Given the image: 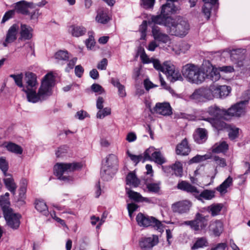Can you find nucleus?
<instances>
[{
	"instance_id": "nucleus-1",
	"label": "nucleus",
	"mask_w": 250,
	"mask_h": 250,
	"mask_svg": "<svg viewBox=\"0 0 250 250\" xmlns=\"http://www.w3.org/2000/svg\"><path fill=\"white\" fill-rule=\"evenodd\" d=\"M24 80L25 86L21 90L26 93L28 102L36 103L46 99L51 95L55 82L52 74L48 73L44 77L38 93L36 92L38 83L35 74L29 72L26 73Z\"/></svg>"
},
{
	"instance_id": "nucleus-2",
	"label": "nucleus",
	"mask_w": 250,
	"mask_h": 250,
	"mask_svg": "<svg viewBox=\"0 0 250 250\" xmlns=\"http://www.w3.org/2000/svg\"><path fill=\"white\" fill-rule=\"evenodd\" d=\"M247 103V101H242L233 105L227 110L221 109L214 105L209 107L207 112L214 119L226 118V115L239 117L244 114Z\"/></svg>"
},
{
	"instance_id": "nucleus-3",
	"label": "nucleus",
	"mask_w": 250,
	"mask_h": 250,
	"mask_svg": "<svg viewBox=\"0 0 250 250\" xmlns=\"http://www.w3.org/2000/svg\"><path fill=\"white\" fill-rule=\"evenodd\" d=\"M83 167V164L81 162L57 163L54 166V171L55 174L59 180L64 182H69L73 181V177L64 175V174L79 170Z\"/></svg>"
},
{
	"instance_id": "nucleus-4",
	"label": "nucleus",
	"mask_w": 250,
	"mask_h": 250,
	"mask_svg": "<svg viewBox=\"0 0 250 250\" xmlns=\"http://www.w3.org/2000/svg\"><path fill=\"white\" fill-rule=\"evenodd\" d=\"M167 31L170 35L185 37L189 30V24L188 21L182 17L171 18L168 21Z\"/></svg>"
},
{
	"instance_id": "nucleus-5",
	"label": "nucleus",
	"mask_w": 250,
	"mask_h": 250,
	"mask_svg": "<svg viewBox=\"0 0 250 250\" xmlns=\"http://www.w3.org/2000/svg\"><path fill=\"white\" fill-rule=\"evenodd\" d=\"M182 72L184 78L191 83L200 84L204 81V66L188 63L183 67Z\"/></svg>"
},
{
	"instance_id": "nucleus-6",
	"label": "nucleus",
	"mask_w": 250,
	"mask_h": 250,
	"mask_svg": "<svg viewBox=\"0 0 250 250\" xmlns=\"http://www.w3.org/2000/svg\"><path fill=\"white\" fill-rule=\"evenodd\" d=\"M136 220L138 225L140 227H148L151 226L160 231L163 229V227L162 223L154 217L139 213L137 214Z\"/></svg>"
},
{
	"instance_id": "nucleus-7",
	"label": "nucleus",
	"mask_w": 250,
	"mask_h": 250,
	"mask_svg": "<svg viewBox=\"0 0 250 250\" xmlns=\"http://www.w3.org/2000/svg\"><path fill=\"white\" fill-rule=\"evenodd\" d=\"M164 68L166 70L164 73L170 82L174 83L177 81H183V78L179 70L171 62H165Z\"/></svg>"
},
{
	"instance_id": "nucleus-8",
	"label": "nucleus",
	"mask_w": 250,
	"mask_h": 250,
	"mask_svg": "<svg viewBox=\"0 0 250 250\" xmlns=\"http://www.w3.org/2000/svg\"><path fill=\"white\" fill-rule=\"evenodd\" d=\"M207 216H203L198 213L196 214L195 218L192 221H187L183 224L190 226L191 228L194 230H199L200 228H205L207 225Z\"/></svg>"
},
{
	"instance_id": "nucleus-9",
	"label": "nucleus",
	"mask_w": 250,
	"mask_h": 250,
	"mask_svg": "<svg viewBox=\"0 0 250 250\" xmlns=\"http://www.w3.org/2000/svg\"><path fill=\"white\" fill-rule=\"evenodd\" d=\"M152 35L156 41L163 43H170L171 39L170 37L164 33L160 27L154 25L152 27Z\"/></svg>"
},
{
	"instance_id": "nucleus-10",
	"label": "nucleus",
	"mask_w": 250,
	"mask_h": 250,
	"mask_svg": "<svg viewBox=\"0 0 250 250\" xmlns=\"http://www.w3.org/2000/svg\"><path fill=\"white\" fill-rule=\"evenodd\" d=\"M150 111L153 114L157 113L163 116H169L172 113V108L168 103H158L153 108L150 109Z\"/></svg>"
},
{
	"instance_id": "nucleus-11",
	"label": "nucleus",
	"mask_w": 250,
	"mask_h": 250,
	"mask_svg": "<svg viewBox=\"0 0 250 250\" xmlns=\"http://www.w3.org/2000/svg\"><path fill=\"white\" fill-rule=\"evenodd\" d=\"M4 218L6 221L7 224L13 229H17L20 224V218L21 216L15 213L13 211L4 214Z\"/></svg>"
},
{
	"instance_id": "nucleus-12",
	"label": "nucleus",
	"mask_w": 250,
	"mask_h": 250,
	"mask_svg": "<svg viewBox=\"0 0 250 250\" xmlns=\"http://www.w3.org/2000/svg\"><path fill=\"white\" fill-rule=\"evenodd\" d=\"M192 203L188 200H183L176 202L172 204V209L174 212L179 214L188 213L191 207Z\"/></svg>"
},
{
	"instance_id": "nucleus-13",
	"label": "nucleus",
	"mask_w": 250,
	"mask_h": 250,
	"mask_svg": "<svg viewBox=\"0 0 250 250\" xmlns=\"http://www.w3.org/2000/svg\"><path fill=\"white\" fill-rule=\"evenodd\" d=\"M37 4L28 2L25 0H21L16 3L15 10L23 15H29L30 10L36 8Z\"/></svg>"
},
{
	"instance_id": "nucleus-14",
	"label": "nucleus",
	"mask_w": 250,
	"mask_h": 250,
	"mask_svg": "<svg viewBox=\"0 0 250 250\" xmlns=\"http://www.w3.org/2000/svg\"><path fill=\"white\" fill-rule=\"evenodd\" d=\"M204 80L206 78L216 82L220 78L219 70L218 68L214 67L212 65L208 63L207 66H204Z\"/></svg>"
},
{
	"instance_id": "nucleus-15",
	"label": "nucleus",
	"mask_w": 250,
	"mask_h": 250,
	"mask_svg": "<svg viewBox=\"0 0 250 250\" xmlns=\"http://www.w3.org/2000/svg\"><path fill=\"white\" fill-rule=\"evenodd\" d=\"M213 97L223 98L227 96L230 92L229 87L227 85H212Z\"/></svg>"
},
{
	"instance_id": "nucleus-16",
	"label": "nucleus",
	"mask_w": 250,
	"mask_h": 250,
	"mask_svg": "<svg viewBox=\"0 0 250 250\" xmlns=\"http://www.w3.org/2000/svg\"><path fill=\"white\" fill-rule=\"evenodd\" d=\"M19 28V26L17 24H14L10 27L6 34L5 40L3 43L4 46H6L7 44L16 40Z\"/></svg>"
},
{
	"instance_id": "nucleus-17",
	"label": "nucleus",
	"mask_w": 250,
	"mask_h": 250,
	"mask_svg": "<svg viewBox=\"0 0 250 250\" xmlns=\"http://www.w3.org/2000/svg\"><path fill=\"white\" fill-rule=\"evenodd\" d=\"M117 168L109 167L107 165H102L101 169V176L104 180H110L117 171Z\"/></svg>"
},
{
	"instance_id": "nucleus-18",
	"label": "nucleus",
	"mask_w": 250,
	"mask_h": 250,
	"mask_svg": "<svg viewBox=\"0 0 250 250\" xmlns=\"http://www.w3.org/2000/svg\"><path fill=\"white\" fill-rule=\"evenodd\" d=\"M159 242L158 237L153 235L152 237L145 238L140 242V247L143 249H150Z\"/></svg>"
},
{
	"instance_id": "nucleus-19",
	"label": "nucleus",
	"mask_w": 250,
	"mask_h": 250,
	"mask_svg": "<svg viewBox=\"0 0 250 250\" xmlns=\"http://www.w3.org/2000/svg\"><path fill=\"white\" fill-rule=\"evenodd\" d=\"M193 138L195 142L199 144L204 143L208 139L207 130L205 128H197L193 134Z\"/></svg>"
},
{
	"instance_id": "nucleus-20",
	"label": "nucleus",
	"mask_w": 250,
	"mask_h": 250,
	"mask_svg": "<svg viewBox=\"0 0 250 250\" xmlns=\"http://www.w3.org/2000/svg\"><path fill=\"white\" fill-rule=\"evenodd\" d=\"M32 32L33 29L31 27L24 24H21L19 40L24 41L30 40L33 36Z\"/></svg>"
},
{
	"instance_id": "nucleus-21",
	"label": "nucleus",
	"mask_w": 250,
	"mask_h": 250,
	"mask_svg": "<svg viewBox=\"0 0 250 250\" xmlns=\"http://www.w3.org/2000/svg\"><path fill=\"white\" fill-rule=\"evenodd\" d=\"M177 188L188 193H191L195 196L199 193V191L195 187L186 181H182L179 183L177 185Z\"/></svg>"
},
{
	"instance_id": "nucleus-22",
	"label": "nucleus",
	"mask_w": 250,
	"mask_h": 250,
	"mask_svg": "<svg viewBox=\"0 0 250 250\" xmlns=\"http://www.w3.org/2000/svg\"><path fill=\"white\" fill-rule=\"evenodd\" d=\"M86 28L83 26L74 24L70 26L68 28V32L73 37H79L85 34Z\"/></svg>"
},
{
	"instance_id": "nucleus-23",
	"label": "nucleus",
	"mask_w": 250,
	"mask_h": 250,
	"mask_svg": "<svg viewBox=\"0 0 250 250\" xmlns=\"http://www.w3.org/2000/svg\"><path fill=\"white\" fill-rule=\"evenodd\" d=\"M190 151V149L188 145V141L184 139L180 144L177 145L176 148V152L178 155H188Z\"/></svg>"
},
{
	"instance_id": "nucleus-24",
	"label": "nucleus",
	"mask_w": 250,
	"mask_h": 250,
	"mask_svg": "<svg viewBox=\"0 0 250 250\" xmlns=\"http://www.w3.org/2000/svg\"><path fill=\"white\" fill-rule=\"evenodd\" d=\"M172 18L169 16H166L162 15V12L161 14L157 16H152L151 17V20L152 22L155 24L163 25L166 27V30L167 28L168 21L171 20Z\"/></svg>"
},
{
	"instance_id": "nucleus-25",
	"label": "nucleus",
	"mask_w": 250,
	"mask_h": 250,
	"mask_svg": "<svg viewBox=\"0 0 250 250\" xmlns=\"http://www.w3.org/2000/svg\"><path fill=\"white\" fill-rule=\"evenodd\" d=\"M233 179L229 176L220 186L216 188L221 195L225 194L228 191L227 189L232 185Z\"/></svg>"
},
{
	"instance_id": "nucleus-26",
	"label": "nucleus",
	"mask_w": 250,
	"mask_h": 250,
	"mask_svg": "<svg viewBox=\"0 0 250 250\" xmlns=\"http://www.w3.org/2000/svg\"><path fill=\"white\" fill-rule=\"evenodd\" d=\"M222 118H205L204 120L208 122L212 127L219 130L226 127V124L221 120Z\"/></svg>"
},
{
	"instance_id": "nucleus-27",
	"label": "nucleus",
	"mask_w": 250,
	"mask_h": 250,
	"mask_svg": "<svg viewBox=\"0 0 250 250\" xmlns=\"http://www.w3.org/2000/svg\"><path fill=\"white\" fill-rule=\"evenodd\" d=\"M205 4L202 8V12L207 20L210 18V10L213 5H215L217 0H203Z\"/></svg>"
},
{
	"instance_id": "nucleus-28",
	"label": "nucleus",
	"mask_w": 250,
	"mask_h": 250,
	"mask_svg": "<svg viewBox=\"0 0 250 250\" xmlns=\"http://www.w3.org/2000/svg\"><path fill=\"white\" fill-rule=\"evenodd\" d=\"M209 229L215 236H219L223 231V223L219 220L211 222L209 226Z\"/></svg>"
},
{
	"instance_id": "nucleus-29",
	"label": "nucleus",
	"mask_w": 250,
	"mask_h": 250,
	"mask_svg": "<svg viewBox=\"0 0 250 250\" xmlns=\"http://www.w3.org/2000/svg\"><path fill=\"white\" fill-rule=\"evenodd\" d=\"M126 184L129 186L136 188L140 185V181L133 172H130L126 176Z\"/></svg>"
},
{
	"instance_id": "nucleus-30",
	"label": "nucleus",
	"mask_w": 250,
	"mask_h": 250,
	"mask_svg": "<svg viewBox=\"0 0 250 250\" xmlns=\"http://www.w3.org/2000/svg\"><path fill=\"white\" fill-rule=\"evenodd\" d=\"M110 20L106 10L99 9L97 12L96 21L102 24H106Z\"/></svg>"
},
{
	"instance_id": "nucleus-31",
	"label": "nucleus",
	"mask_w": 250,
	"mask_h": 250,
	"mask_svg": "<svg viewBox=\"0 0 250 250\" xmlns=\"http://www.w3.org/2000/svg\"><path fill=\"white\" fill-rule=\"evenodd\" d=\"M176 9L173 2L169 1L162 6L161 12L162 15L168 16L169 15L174 13Z\"/></svg>"
},
{
	"instance_id": "nucleus-32",
	"label": "nucleus",
	"mask_w": 250,
	"mask_h": 250,
	"mask_svg": "<svg viewBox=\"0 0 250 250\" xmlns=\"http://www.w3.org/2000/svg\"><path fill=\"white\" fill-rule=\"evenodd\" d=\"M54 58L58 63L67 61L69 59L68 52L67 51L59 50L55 54Z\"/></svg>"
},
{
	"instance_id": "nucleus-33",
	"label": "nucleus",
	"mask_w": 250,
	"mask_h": 250,
	"mask_svg": "<svg viewBox=\"0 0 250 250\" xmlns=\"http://www.w3.org/2000/svg\"><path fill=\"white\" fill-rule=\"evenodd\" d=\"M9 177L4 179V183L8 190L12 194H15L17 188V185L12 177L9 175Z\"/></svg>"
},
{
	"instance_id": "nucleus-34",
	"label": "nucleus",
	"mask_w": 250,
	"mask_h": 250,
	"mask_svg": "<svg viewBox=\"0 0 250 250\" xmlns=\"http://www.w3.org/2000/svg\"><path fill=\"white\" fill-rule=\"evenodd\" d=\"M118 164V158L114 154H109L105 159L104 161L103 162L102 165H107L109 167H117Z\"/></svg>"
},
{
	"instance_id": "nucleus-35",
	"label": "nucleus",
	"mask_w": 250,
	"mask_h": 250,
	"mask_svg": "<svg viewBox=\"0 0 250 250\" xmlns=\"http://www.w3.org/2000/svg\"><path fill=\"white\" fill-rule=\"evenodd\" d=\"M228 149V145L224 141L216 143L212 147V151L213 153H221L227 151Z\"/></svg>"
},
{
	"instance_id": "nucleus-36",
	"label": "nucleus",
	"mask_w": 250,
	"mask_h": 250,
	"mask_svg": "<svg viewBox=\"0 0 250 250\" xmlns=\"http://www.w3.org/2000/svg\"><path fill=\"white\" fill-rule=\"evenodd\" d=\"M35 208L38 211L42 213L45 216H47L49 214L47 207L45 203L43 201L36 200Z\"/></svg>"
},
{
	"instance_id": "nucleus-37",
	"label": "nucleus",
	"mask_w": 250,
	"mask_h": 250,
	"mask_svg": "<svg viewBox=\"0 0 250 250\" xmlns=\"http://www.w3.org/2000/svg\"><path fill=\"white\" fill-rule=\"evenodd\" d=\"M111 83L118 89V94L121 97H125L126 92L124 85L122 84L118 79L112 78Z\"/></svg>"
},
{
	"instance_id": "nucleus-38",
	"label": "nucleus",
	"mask_w": 250,
	"mask_h": 250,
	"mask_svg": "<svg viewBox=\"0 0 250 250\" xmlns=\"http://www.w3.org/2000/svg\"><path fill=\"white\" fill-rule=\"evenodd\" d=\"M215 196V191L211 190L206 189L201 193L197 194L196 197L198 200L204 198L206 200H211Z\"/></svg>"
},
{
	"instance_id": "nucleus-39",
	"label": "nucleus",
	"mask_w": 250,
	"mask_h": 250,
	"mask_svg": "<svg viewBox=\"0 0 250 250\" xmlns=\"http://www.w3.org/2000/svg\"><path fill=\"white\" fill-rule=\"evenodd\" d=\"M10 202L9 199H4V198H0V206L3 211V214L13 211L10 207Z\"/></svg>"
},
{
	"instance_id": "nucleus-40",
	"label": "nucleus",
	"mask_w": 250,
	"mask_h": 250,
	"mask_svg": "<svg viewBox=\"0 0 250 250\" xmlns=\"http://www.w3.org/2000/svg\"><path fill=\"white\" fill-rule=\"evenodd\" d=\"M7 150L17 154H21L22 152V148L16 144L10 142L5 145Z\"/></svg>"
},
{
	"instance_id": "nucleus-41",
	"label": "nucleus",
	"mask_w": 250,
	"mask_h": 250,
	"mask_svg": "<svg viewBox=\"0 0 250 250\" xmlns=\"http://www.w3.org/2000/svg\"><path fill=\"white\" fill-rule=\"evenodd\" d=\"M203 98L207 100H211L213 97L212 85L209 88H201Z\"/></svg>"
},
{
	"instance_id": "nucleus-42",
	"label": "nucleus",
	"mask_w": 250,
	"mask_h": 250,
	"mask_svg": "<svg viewBox=\"0 0 250 250\" xmlns=\"http://www.w3.org/2000/svg\"><path fill=\"white\" fill-rule=\"evenodd\" d=\"M125 190L128 197L132 200L136 202H140L142 196L138 192L131 190L128 188H125Z\"/></svg>"
},
{
	"instance_id": "nucleus-43",
	"label": "nucleus",
	"mask_w": 250,
	"mask_h": 250,
	"mask_svg": "<svg viewBox=\"0 0 250 250\" xmlns=\"http://www.w3.org/2000/svg\"><path fill=\"white\" fill-rule=\"evenodd\" d=\"M223 206L220 204H213L208 207V210L211 212V215L213 216L219 214L221 211Z\"/></svg>"
},
{
	"instance_id": "nucleus-44",
	"label": "nucleus",
	"mask_w": 250,
	"mask_h": 250,
	"mask_svg": "<svg viewBox=\"0 0 250 250\" xmlns=\"http://www.w3.org/2000/svg\"><path fill=\"white\" fill-rule=\"evenodd\" d=\"M208 243L207 239L205 238H200L198 239L193 246L191 247L192 250H195L199 248H201L208 246Z\"/></svg>"
},
{
	"instance_id": "nucleus-45",
	"label": "nucleus",
	"mask_w": 250,
	"mask_h": 250,
	"mask_svg": "<svg viewBox=\"0 0 250 250\" xmlns=\"http://www.w3.org/2000/svg\"><path fill=\"white\" fill-rule=\"evenodd\" d=\"M10 77L14 79L15 83L18 86L23 89L24 85L22 83L23 74L22 73L17 75L11 74L10 75Z\"/></svg>"
},
{
	"instance_id": "nucleus-46",
	"label": "nucleus",
	"mask_w": 250,
	"mask_h": 250,
	"mask_svg": "<svg viewBox=\"0 0 250 250\" xmlns=\"http://www.w3.org/2000/svg\"><path fill=\"white\" fill-rule=\"evenodd\" d=\"M148 191L154 193H158L160 190V183H148L146 184Z\"/></svg>"
},
{
	"instance_id": "nucleus-47",
	"label": "nucleus",
	"mask_w": 250,
	"mask_h": 250,
	"mask_svg": "<svg viewBox=\"0 0 250 250\" xmlns=\"http://www.w3.org/2000/svg\"><path fill=\"white\" fill-rule=\"evenodd\" d=\"M111 114V108L108 107L99 109L96 114V117L98 119H103L105 116Z\"/></svg>"
},
{
	"instance_id": "nucleus-48",
	"label": "nucleus",
	"mask_w": 250,
	"mask_h": 250,
	"mask_svg": "<svg viewBox=\"0 0 250 250\" xmlns=\"http://www.w3.org/2000/svg\"><path fill=\"white\" fill-rule=\"evenodd\" d=\"M175 174L177 176H181L183 173L182 164L179 162H176L171 167Z\"/></svg>"
},
{
	"instance_id": "nucleus-49",
	"label": "nucleus",
	"mask_w": 250,
	"mask_h": 250,
	"mask_svg": "<svg viewBox=\"0 0 250 250\" xmlns=\"http://www.w3.org/2000/svg\"><path fill=\"white\" fill-rule=\"evenodd\" d=\"M151 161H154L159 165H162L165 162V159L162 156L161 154L158 151L153 153Z\"/></svg>"
},
{
	"instance_id": "nucleus-50",
	"label": "nucleus",
	"mask_w": 250,
	"mask_h": 250,
	"mask_svg": "<svg viewBox=\"0 0 250 250\" xmlns=\"http://www.w3.org/2000/svg\"><path fill=\"white\" fill-rule=\"evenodd\" d=\"M68 147L67 146L64 145L61 146L58 148L56 151V155L57 157H62L66 155L68 152Z\"/></svg>"
},
{
	"instance_id": "nucleus-51",
	"label": "nucleus",
	"mask_w": 250,
	"mask_h": 250,
	"mask_svg": "<svg viewBox=\"0 0 250 250\" xmlns=\"http://www.w3.org/2000/svg\"><path fill=\"white\" fill-rule=\"evenodd\" d=\"M154 148L153 147H149L147 149H146L144 153L143 156V162H144L146 160H151V158L152 157V154L153 152H155Z\"/></svg>"
},
{
	"instance_id": "nucleus-52",
	"label": "nucleus",
	"mask_w": 250,
	"mask_h": 250,
	"mask_svg": "<svg viewBox=\"0 0 250 250\" xmlns=\"http://www.w3.org/2000/svg\"><path fill=\"white\" fill-rule=\"evenodd\" d=\"M190 98L193 100H196L199 101H202L203 97L202 96V92L201 88L196 89L190 96Z\"/></svg>"
},
{
	"instance_id": "nucleus-53",
	"label": "nucleus",
	"mask_w": 250,
	"mask_h": 250,
	"mask_svg": "<svg viewBox=\"0 0 250 250\" xmlns=\"http://www.w3.org/2000/svg\"><path fill=\"white\" fill-rule=\"evenodd\" d=\"M154 67L157 70L164 72L166 69L164 68V63L162 65L158 60L152 58V62Z\"/></svg>"
},
{
	"instance_id": "nucleus-54",
	"label": "nucleus",
	"mask_w": 250,
	"mask_h": 250,
	"mask_svg": "<svg viewBox=\"0 0 250 250\" xmlns=\"http://www.w3.org/2000/svg\"><path fill=\"white\" fill-rule=\"evenodd\" d=\"M27 182L26 179H22L21 182V185L20 188V193L19 195L21 198H22L26 192V187H27Z\"/></svg>"
},
{
	"instance_id": "nucleus-55",
	"label": "nucleus",
	"mask_w": 250,
	"mask_h": 250,
	"mask_svg": "<svg viewBox=\"0 0 250 250\" xmlns=\"http://www.w3.org/2000/svg\"><path fill=\"white\" fill-rule=\"evenodd\" d=\"M128 156L130 157V159L136 164L140 161H143V156L142 155H135L132 154L129 151L127 152Z\"/></svg>"
},
{
	"instance_id": "nucleus-56",
	"label": "nucleus",
	"mask_w": 250,
	"mask_h": 250,
	"mask_svg": "<svg viewBox=\"0 0 250 250\" xmlns=\"http://www.w3.org/2000/svg\"><path fill=\"white\" fill-rule=\"evenodd\" d=\"M213 159L218 166L225 167L227 165L226 160L224 158L215 156L213 157Z\"/></svg>"
},
{
	"instance_id": "nucleus-57",
	"label": "nucleus",
	"mask_w": 250,
	"mask_h": 250,
	"mask_svg": "<svg viewBox=\"0 0 250 250\" xmlns=\"http://www.w3.org/2000/svg\"><path fill=\"white\" fill-rule=\"evenodd\" d=\"M77 61V58L76 57H74L69 61L68 62L67 64V65L65 68V70L67 72H69L71 70H72L74 65H75Z\"/></svg>"
},
{
	"instance_id": "nucleus-58",
	"label": "nucleus",
	"mask_w": 250,
	"mask_h": 250,
	"mask_svg": "<svg viewBox=\"0 0 250 250\" xmlns=\"http://www.w3.org/2000/svg\"><path fill=\"white\" fill-rule=\"evenodd\" d=\"M91 90L96 93L101 94L104 92V88L99 84L94 83L91 86Z\"/></svg>"
},
{
	"instance_id": "nucleus-59",
	"label": "nucleus",
	"mask_w": 250,
	"mask_h": 250,
	"mask_svg": "<svg viewBox=\"0 0 250 250\" xmlns=\"http://www.w3.org/2000/svg\"><path fill=\"white\" fill-rule=\"evenodd\" d=\"M140 58L142 62L144 63H149L152 62V59L148 58L147 55L145 53L144 49H143L142 51L140 54Z\"/></svg>"
},
{
	"instance_id": "nucleus-60",
	"label": "nucleus",
	"mask_w": 250,
	"mask_h": 250,
	"mask_svg": "<svg viewBox=\"0 0 250 250\" xmlns=\"http://www.w3.org/2000/svg\"><path fill=\"white\" fill-rule=\"evenodd\" d=\"M0 169H1L6 176V172L8 170V164L6 160L3 158H0Z\"/></svg>"
},
{
	"instance_id": "nucleus-61",
	"label": "nucleus",
	"mask_w": 250,
	"mask_h": 250,
	"mask_svg": "<svg viewBox=\"0 0 250 250\" xmlns=\"http://www.w3.org/2000/svg\"><path fill=\"white\" fill-rule=\"evenodd\" d=\"M239 129L238 128H231L229 132V138L231 140H234L238 136Z\"/></svg>"
},
{
	"instance_id": "nucleus-62",
	"label": "nucleus",
	"mask_w": 250,
	"mask_h": 250,
	"mask_svg": "<svg viewBox=\"0 0 250 250\" xmlns=\"http://www.w3.org/2000/svg\"><path fill=\"white\" fill-rule=\"evenodd\" d=\"M239 50H233L230 54V57L232 62L234 63H236L237 61L240 59V55L238 54Z\"/></svg>"
},
{
	"instance_id": "nucleus-63",
	"label": "nucleus",
	"mask_w": 250,
	"mask_h": 250,
	"mask_svg": "<svg viewBox=\"0 0 250 250\" xmlns=\"http://www.w3.org/2000/svg\"><path fill=\"white\" fill-rule=\"evenodd\" d=\"M85 43L87 47L91 49V48L94 46L95 43L94 37L91 35H89V38L85 41Z\"/></svg>"
},
{
	"instance_id": "nucleus-64",
	"label": "nucleus",
	"mask_w": 250,
	"mask_h": 250,
	"mask_svg": "<svg viewBox=\"0 0 250 250\" xmlns=\"http://www.w3.org/2000/svg\"><path fill=\"white\" fill-rule=\"evenodd\" d=\"M207 159L206 155H197L195 156V157H193L190 160V162L192 163H198L201 161H203L204 160H205Z\"/></svg>"
}]
</instances>
